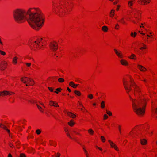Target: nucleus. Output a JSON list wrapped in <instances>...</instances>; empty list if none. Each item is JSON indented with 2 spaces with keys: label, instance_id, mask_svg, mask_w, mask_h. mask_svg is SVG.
I'll return each mask as SVG.
<instances>
[{
  "label": "nucleus",
  "instance_id": "1",
  "mask_svg": "<svg viewBox=\"0 0 157 157\" xmlns=\"http://www.w3.org/2000/svg\"><path fill=\"white\" fill-rule=\"evenodd\" d=\"M123 83L129 95L134 112L139 116H143L145 114V107L147 100V97L142 93L132 78H124Z\"/></svg>",
  "mask_w": 157,
  "mask_h": 157
},
{
  "label": "nucleus",
  "instance_id": "2",
  "mask_svg": "<svg viewBox=\"0 0 157 157\" xmlns=\"http://www.w3.org/2000/svg\"><path fill=\"white\" fill-rule=\"evenodd\" d=\"M28 16V21L31 27L36 30H39L43 26L44 18L41 10L39 8H29L26 12L23 9H17L13 12V17L18 23L24 22Z\"/></svg>",
  "mask_w": 157,
  "mask_h": 157
},
{
  "label": "nucleus",
  "instance_id": "3",
  "mask_svg": "<svg viewBox=\"0 0 157 157\" xmlns=\"http://www.w3.org/2000/svg\"><path fill=\"white\" fill-rule=\"evenodd\" d=\"M52 7L53 12L60 16L66 15L70 11L68 9L66 5L63 4H59L55 0L52 2Z\"/></svg>",
  "mask_w": 157,
  "mask_h": 157
},
{
  "label": "nucleus",
  "instance_id": "4",
  "mask_svg": "<svg viewBox=\"0 0 157 157\" xmlns=\"http://www.w3.org/2000/svg\"><path fill=\"white\" fill-rule=\"evenodd\" d=\"M135 2V0H130L128 2V6L131 9V13L134 14V18L135 19L132 20V21L135 24H136L140 20V12L136 9H133V6Z\"/></svg>",
  "mask_w": 157,
  "mask_h": 157
},
{
  "label": "nucleus",
  "instance_id": "5",
  "mask_svg": "<svg viewBox=\"0 0 157 157\" xmlns=\"http://www.w3.org/2000/svg\"><path fill=\"white\" fill-rule=\"evenodd\" d=\"M42 38H39L36 40L33 41L30 45L31 49L35 51L42 49Z\"/></svg>",
  "mask_w": 157,
  "mask_h": 157
},
{
  "label": "nucleus",
  "instance_id": "6",
  "mask_svg": "<svg viewBox=\"0 0 157 157\" xmlns=\"http://www.w3.org/2000/svg\"><path fill=\"white\" fill-rule=\"evenodd\" d=\"M21 81L24 83H29V85H33L34 82L33 80L26 77H24L21 78Z\"/></svg>",
  "mask_w": 157,
  "mask_h": 157
},
{
  "label": "nucleus",
  "instance_id": "7",
  "mask_svg": "<svg viewBox=\"0 0 157 157\" xmlns=\"http://www.w3.org/2000/svg\"><path fill=\"white\" fill-rule=\"evenodd\" d=\"M50 47L51 49L54 51H55L58 48V44L57 42L53 41L50 43Z\"/></svg>",
  "mask_w": 157,
  "mask_h": 157
},
{
  "label": "nucleus",
  "instance_id": "8",
  "mask_svg": "<svg viewBox=\"0 0 157 157\" xmlns=\"http://www.w3.org/2000/svg\"><path fill=\"white\" fill-rule=\"evenodd\" d=\"M108 142L109 143L110 147L111 148H113L117 151H119V148L117 145L113 141L110 140H109Z\"/></svg>",
  "mask_w": 157,
  "mask_h": 157
},
{
  "label": "nucleus",
  "instance_id": "9",
  "mask_svg": "<svg viewBox=\"0 0 157 157\" xmlns=\"http://www.w3.org/2000/svg\"><path fill=\"white\" fill-rule=\"evenodd\" d=\"M114 51L116 55L118 57L121 59L123 58V55L121 51L119 50H118L116 49H114Z\"/></svg>",
  "mask_w": 157,
  "mask_h": 157
},
{
  "label": "nucleus",
  "instance_id": "10",
  "mask_svg": "<svg viewBox=\"0 0 157 157\" xmlns=\"http://www.w3.org/2000/svg\"><path fill=\"white\" fill-rule=\"evenodd\" d=\"M150 0H138V3L141 5H145L149 3Z\"/></svg>",
  "mask_w": 157,
  "mask_h": 157
},
{
  "label": "nucleus",
  "instance_id": "11",
  "mask_svg": "<svg viewBox=\"0 0 157 157\" xmlns=\"http://www.w3.org/2000/svg\"><path fill=\"white\" fill-rule=\"evenodd\" d=\"M120 62L121 64L123 66H127L129 65L128 62L124 59H121L120 60Z\"/></svg>",
  "mask_w": 157,
  "mask_h": 157
},
{
  "label": "nucleus",
  "instance_id": "12",
  "mask_svg": "<svg viewBox=\"0 0 157 157\" xmlns=\"http://www.w3.org/2000/svg\"><path fill=\"white\" fill-rule=\"evenodd\" d=\"M49 104L50 105L54 107H59L56 101H52L51 100L49 101Z\"/></svg>",
  "mask_w": 157,
  "mask_h": 157
},
{
  "label": "nucleus",
  "instance_id": "13",
  "mask_svg": "<svg viewBox=\"0 0 157 157\" xmlns=\"http://www.w3.org/2000/svg\"><path fill=\"white\" fill-rule=\"evenodd\" d=\"M7 65V63L5 61H4L2 63L1 66H0L1 69L2 70H3L6 67Z\"/></svg>",
  "mask_w": 157,
  "mask_h": 157
},
{
  "label": "nucleus",
  "instance_id": "14",
  "mask_svg": "<svg viewBox=\"0 0 157 157\" xmlns=\"http://www.w3.org/2000/svg\"><path fill=\"white\" fill-rule=\"evenodd\" d=\"M65 113L69 117L72 118H74L76 117V115L75 114L70 112H66Z\"/></svg>",
  "mask_w": 157,
  "mask_h": 157
},
{
  "label": "nucleus",
  "instance_id": "15",
  "mask_svg": "<svg viewBox=\"0 0 157 157\" xmlns=\"http://www.w3.org/2000/svg\"><path fill=\"white\" fill-rule=\"evenodd\" d=\"M137 68L141 71L145 72L146 70L145 67L140 65L138 64L137 65Z\"/></svg>",
  "mask_w": 157,
  "mask_h": 157
},
{
  "label": "nucleus",
  "instance_id": "16",
  "mask_svg": "<svg viewBox=\"0 0 157 157\" xmlns=\"http://www.w3.org/2000/svg\"><path fill=\"white\" fill-rule=\"evenodd\" d=\"M79 85V84H75L72 81H71L69 83L70 86L74 88H76Z\"/></svg>",
  "mask_w": 157,
  "mask_h": 157
},
{
  "label": "nucleus",
  "instance_id": "17",
  "mask_svg": "<svg viewBox=\"0 0 157 157\" xmlns=\"http://www.w3.org/2000/svg\"><path fill=\"white\" fill-rule=\"evenodd\" d=\"M140 143L142 145H146L147 143V141L146 139H140Z\"/></svg>",
  "mask_w": 157,
  "mask_h": 157
},
{
  "label": "nucleus",
  "instance_id": "18",
  "mask_svg": "<svg viewBox=\"0 0 157 157\" xmlns=\"http://www.w3.org/2000/svg\"><path fill=\"white\" fill-rule=\"evenodd\" d=\"M115 10L113 9H112L111 10L109 13V16L110 17L113 18L114 17L115 13Z\"/></svg>",
  "mask_w": 157,
  "mask_h": 157
},
{
  "label": "nucleus",
  "instance_id": "19",
  "mask_svg": "<svg viewBox=\"0 0 157 157\" xmlns=\"http://www.w3.org/2000/svg\"><path fill=\"white\" fill-rule=\"evenodd\" d=\"M128 58L130 59L136 60V56L135 54H132L131 55L128 57Z\"/></svg>",
  "mask_w": 157,
  "mask_h": 157
},
{
  "label": "nucleus",
  "instance_id": "20",
  "mask_svg": "<svg viewBox=\"0 0 157 157\" xmlns=\"http://www.w3.org/2000/svg\"><path fill=\"white\" fill-rule=\"evenodd\" d=\"M75 123L72 120H71L70 121L68 122V125L71 127H72L75 124Z\"/></svg>",
  "mask_w": 157,
  "mask_h": 157
},
{
  "label": "nucleus",
  "instance_id": "21",
  "mask_svg": "<svg viewBox=\"0 0 157 157\" xmlns=\"http://www.w3.org/2000/svg\"><path fill=\"white\" fill-rule=\"evenodd\" d=\"M101 29L103 32H106L108 31V28L106 26H103L102 27Z\"/></svg>",
  "mask_w": 157,
  "mask_h": 157
},
{
  "label": "nucleus",
  "instance_id": "22",
  "mask_svg": "<svg viewBox=\"0 0 157 157\" xmlns=\"http://www.w3.org/2000/svg\"><path fill=\"white\" fill-rule=\"evenodd\" d=\"M0 127L1 128H3L5 130H6L7 131L8 133L9 134H10V131L6 127V126H4V125L2 124H0Z\"/></svg>",
  "mask_w": 157,
  "mask_h": 157
},
{
  "label": "nucleus",
  "instance_id": "23",
  "mask_svg": "<svg viewBox=\"0 0 157 157\" xmlns=\"http://www.w3.org/2000/svg\"><path fill=\"white\" fill-rule=\"evenodd\" d=\"M88 132L89 134L91 135H93L94 134V132L91 128H90L88 130Z\"/></svg>",
  "mask_w": 157,
  "mask_h": 157
},
{
  "label": "nucleus",
  "instance_id": "24",
  "mask_svg": "<svg viewBox=\"0 0 157 157\" xmlns=\"http://www.w3.org/2000/svg\"><path fill=\"white\" fill-rule=\"evenodd\" d=\"M18 58L16 57H14L13 60V63L14 64L16 65L17 63V60Z\"/></svg>",
  "mask_w": 157,
  "mask_h": 157
},
{
  "label": "nucleus",
  "instance_id": "25",
  "mask_svg": "<svg viewBox=\"0 0 157 157\" xmlns=\"http://www.w3.org/2000/svg\"><path fill=\"white\" fill-rule=\"evenodd\" d=\"M147 27V26L145 23H142L141 25L140 26V28H143L146 30V27Z\"/></svg>",
  "mask_w": 157,
  "mask_h": 157
},
{
  "label": "nucleus",
  "instance_id": "26",
  "mask_svg": "<svg viewBox=\"0 0 157 157\" xmlns=\"http://www.w3.org/2000/svg\"><path fill=\"white\" fill-rule=\"evenodd\" d=\"M118 21L124 24H125V22L124 17H122L120 20H119Z\"/></svg>",
  "mask_w": 157,
  "mask_h": 157
},
{
  "label": "nucleus",
  "instance_id": "27",
  "mask_svg": "<svg viewBox=\"0 0 157 157\" xmlns=\"http://www.w3.org/2000/svg\"><path fill=\"white\" fill-rule=\"evenodd\" d=\"M8 92L7 91H4L2 92V96L8 95Z\"/></svg>",
  "mask_w": 157,
  "mask_h": 157
},
{
  "label": "nucleus",
  "instance_id": "28",
  "mask_svg": "<svg viewBox=\"0 0 157 157\" xmlns=\"http://www.w3.org/2000/svg\"><path fill=\"white\" fill-rule=\"evenodd\" d=\"M137 35V33L136 32H132L130 33V36L133 37H135Z\"/></svg>",
  "mask_w": 157,
  "mask_h": 157
},
{
  "label": "nucleus",
  "instance_id": "29",
  "mask_svg": "<svg viewBox=\"0 0 157 157\" xmlns=\"http://www.w3.org/2000/svg\"><path fill=\"white\" fill-rule=\"evenodd\" d=\"M82 149L84 151V153H85L86 155H87L89 154L88 152L84 146H82Z\"/></svg>",
  "mask_w": 157,
  "mask_h": 157
},
{
  "label": "nucleus",
  "instance_id": "30",
  "mask_svg": "<svg viewBox=\"0 0 157 157\" xmlns=\"http://www.w3.org/2000/svg\"><path fill=\"white\" fill-rule=\"evenodd\" d=\"M142 44L143 45V47H141L140 48V49L141 50H143V49H145L147 48V46L146 45L143 44V43H142Z\"/></svg>",
  "mask_w": 157,
  "mask_h": 157
},
{
  "label": "nucleus",
  "instance_id": "31",
  "mask_svg": "<svg viewBox=\"0 0 157 157\" xmlns=\"http://www.w3.org/2000/svg\"><path fill=\"white\" fill-rule=\"evenodd\" d=\"M75 93L78 96H80L81 95V92L79 91L75 90Z\"/></svg>",
  "mask_w": 157,
  "mask_h": 157
},
{
  "label": "nucleus",
  "instance_id": "32",
  "mask_svg": "<svg viewBox=\"0 0 157 157\" xmlns=\"http://www.w3.org/2000/svg\"><path fill=\"white\" fill-rule=\"evenodd\" d=\"M105 102L104 101H102L101 103V107L103 109L105 108Z\"/></svg>",
  "mask_w": 157,
  "mask_h": 157
},
{
  "label": "nucleus",
  "instance_id": "33",
  "mask_svg": "<svg viewBox=\"0 0 157 157\" xmlns=\"http://www.w3.org/2000/svg\"><path fill=\"white\" fill-rule=\"evenodd\" d=\"M36 106H37L38 108V109L40 111L42 112H43V109L40 106H39L38 104H36Z\"/></svg>",
  "mask_w": 157,
  "mask_h": 157
},
{
  "label": "nucleus",
  "instance_id": "34",
  "mask_svg": "<svg viewBox=\"0 0 157 157\" xmlns=\"http://www.w3.org/2000/svg\"><path fill=\"white\" fill-rule=\"evenodd\" d=\"M101 139L102 142L103 143H104L106 140L105 139L104 136H101Z\"/></svg>",
  "mask_w": 157,
  "mask_h": 157
},
{
  "label": "nucleus",
  "instance_id": "35",
  "mask_svg": "<svg viewBox=\"0 0 157 157\" xmlns=\"http://www.w3.org/2000/svg\"><path fill=\"white\" fill-rule=\"evenodd\" d=\"M58 81L59 82H64V80L62 78H59L58 79Z\"/></svg>",
  "mask_w": 157,
  "mask_h": 157
},
{
  "label": "nucleus",
  "instance_id": "36",
  "mask_svg": "<svg viewBox=\"0 0 157 157\" xmlns=\"http://www.w3.org/2000/svg\"><path fill=\"white\" fill-rule=\"evenodd\" d=\"M119 28V25L117 23L115 24L114 28L117 29L118 30Z\"/></svg>",
  "mask_w": 157,
  "mask_h": 157
},
{
  "label": "nucleus",
  "instance_id": "37",
  "mask_svg": "<svg viewBox=\"0 0 157 157\" xmlns=\"http://www.w3.org/2000/svg\"><path fill=\"white\" fill-rule=\"evenodd\" d=\"M0 54L3 56H4L6 55V53L5 52L0 50Z\"/></svg>",
  "mask_w": 157,
  "mask_h": 157
},
{
  "label": "nucleus",
  "instance_id": "38",
  "mask_svg": "<svg viewBox=\"0 0 157 157\" xmlns=\"http://www.w3.org/2000/svg\"><path fill=\"white\" fill-rule=\"evenodd\" d=\"M60 88H58L56 89V91H55L54 92L55 93L58 94V92H60Z\"/></svg>",
  "mask_w": 157,
  "mask_h": 157
},
{
  "label": "nucleus",
  "instance_id": "39",
  "mask_svg": "<svg viewBox=\"0 0 157 157\" xmlns=\"http://www.w3.org/2000/svg\"><path fill=\"white\" fill-rule=\"evenodd\" d=\"M88 97L90 99H92L93 98V96L92 94H89L88 95Z\"/></svg>",
  "mask_w": 157,
  "mask_h": 157
},
{
  "label": "nucleus",
  "instance_id": "40",
  "mask_svg": "<svg viewBox=\"0 0 157 157\" xmlns=\"http://www.w3.org/2000/svg\"><path fill=\"white\" fill-rule=\"evenodd\" d=\"M74 133H75L76 134L78 135H80V134L78 132H77L75 130H73L72 131Z\"/></svg>",
  "mask_w": 157,
  "mask_h": 157
},
{
  "label": "nucleus",
  "instance_id": "41",
  "mask_svg": "<svg viewBox=\"0 0 157 157\" xmlns=\"http://www.w3.org/2000/svg\"><path fill=\"white\" fill-rule=\"evenodd\" d=\"M14 92H11V91H9L8 92V95L10 96L11 95L13 94H14Z\"/></svg>",
  "mask_w": 157,
  "mask_h": 157
},
{
  "label": "nucleus",
  "instance_id": "42",
  "mask_svg": "<svg viewBox=\"0 0 157 157\" xmlns=\"http://www.w3.org/2000/svg\"><path fill=\"white\" fill-rule=\"evenodd\" d=\"M25 64L28 67H29L31 65V63H25Z\"/></svg>",
  "mask_w": 157,
  "mask_h": 157
},
{
  "label": "nucleus",
  "instance_id": "43",
  "mask_svg": "<svg viewBox=\"0 0 157 157\" xmlns=\"http://www.w3.org/2000/svg\"><path fill=\"white\" fill-rule=\"evenodd\" d=\"M36 132L37 134L39 135L41 133V131L39 129H37L36 131Z\"/></svg>",
  "mask_w": 157,
  "mask_h": 157
},
{
  "label": "nucleus",
  "instance_id": "44",
  "mask_svg": "<svg viewBox=\"0 0 157 157\" xmlns=\"http://www.w3.org/2000/svg\"><path fill=\"white\" fill-rule=\"evenodd\" d=\"M106 113L109 116H111L112 115V113L109 111H107Z\"/></svg>",
  "mask_w": 157,
  "mask_h": 157
},
{
  "label": "nucleus",
  "instance_id": "45",
  "mask_svg": "<svg viewBox=\"0 0 157 157\" xmlns=\"http://www.w3.org/2000/svg\"><path fill=\"white\" fill-rule=\"evenodd\" d=\"M49 90L51 92H53V89L51 87H48Z\"/></svg>",
  "mask_w": 157,
  "mask_h": 157
},
{
  "label": "nucleus",
  "instance_id": "46",
  "mask_svg": "<svg viewBox=\"0 0 157 157\" xmlns=\"http://www.w3.org/2000/svg\"><path fill=\"white\" fill-rule=\"evenodd\" d=\"M143 39L144 40H145L146 41H147V42H148V38L147 37H146H146L145 36L143 38Z\"/></svg>",
  "mask_w": 157,
  "mask_h": 157
},
{
  "label": "nucleus",
  "instance_id": "47",
  "mask_svg": "<svg viewBox=\"0 0 157 157\" xmlns=\"http://www.w3.org/2000/svg\"><path fill=\"white\" fill-rule=\"evenodd\" d=\"M108 118V116L106 114H105L104 115V119L105 120Z\"/></svg>",
  "mask_w": 157,
  "mask_h": 157
},
{
  "label": "nucleus",
  "instance_id": "48",
  "mask_svg": "<svg viewBox=\"0 0 157 157\" xmlns=\"http://www.w3.org/2000/svg\"><path fill=\"white\" fill-rule=\"evenodd\" d=\"M78 103L80 106L82 107L84 109H85V108L84 107L82 104L81 102L78 101Z\"/></svg>",
  "mask_w": 157,
  "mask_h": 157
},
{
  "label": "nucleus",
  "instance_id": "49",
  "mask_svg": "<svg viewBox=\"0 0 157 157\" xmlns=\"http://www.w3.org/2000/svg\"><path fill=\"white\" fill-rule=\"evenodd\" d=\"M120 6L119 5H118L117 6V8L116 9V10L117 11H118L119 9V8Z\"/></svg>",
  "mask_w": 157,
  "mask_h": 157
},
{
  "label": "nucleus",
  "instance_id": "50",
  "mask_svg": "<svg viewBox=\"0 0 157 157\" xmlns=\"http://www.w3.org/2000/svg\"><path fill=\"white\" fill-rule=\"evenodd\" d=\"M96 148H97L100 151H102L103 149H102V148L100 147H98L97 146H96Z\"/></svg>",
  "mask_w": 157,
  "mask_h": 157
},
{
  "label": "nucleus",
  "instance_id": "51",
  "mask_svg": "<svg viewBox=\"0 0 157 157\" xmlns=\"http://www.w3.org/2000/svg\"><path fill=\"white\" fill-rule=\"evenodd\" d=\"M118 2H119L118 0H117L113 2L114 4V5L116 4L117 3H118Z\"/></svg>",
  "mask_w": 157,
  "mask_h": 157
},
{
  "label": "nucleus",
  "instance_id": "52",
  "mask_svg": "<svg viewBox=\"0 0 157 157\" xmlns=\"http://www.w3.org/2000/svg\"><path fill=\"white\" fill-rule=\"evenodd\" d=\"M20 157H25V156L24 154L22 153L20 154Z\"/></svg>",
  "mask_w": 157,
  "mask_h": 157
},
{
  "label": "nucleus",
  "instance_id": "53",
  "mask_svg": "<svg viewBox=\"0 0 157 157\" xmlns=\"http://www.w3.org/2000/svg\"><path fill=\"white\" fill-rule=\"evenodd\" d=\"M66 134H67V136H68V137H69V138H71V136L70 135V134L68 133V132H67V133Z\"/></svg>",
  "mask_w": 157,
  "mask_h": 157
},
{
  "label": "nucleus",
  "instance_id": "54",
  "mask_svg": "<svg viewBox=\"0 0 157 157\" xmlns=\"http://www.w3.org/2000/svg\"><path fill=\"white\" fill-rule=\"evenodd\" d=\"M121 126L120 125L119 126L118 129L120 133H121Z\"/></svg>",
  "mask_w": 157,
  "mask_h": 157
},
{
  "label": "nucleus",
  "instance_id": "55",
  "mask_svg": "<svg viewBox=\"0 0 157 157\" xmlns=\"http://www.w3.org/2000/svg\"><path fill=\"white\" fill-rule=\"evenodd\" d=\"M139 126H136V127H135L133 129V131H134L135 129H136L137 128H139Z\"/></svg>",
  "mask_w": 157,
  "mask_h": 157
},
{
  "label": "nucleus",
  "instance_id": "56",
  "mask_svg": "<svg viewBox=\"0 0 157 157\" xmlns=\"http://www.w3.org/2000/svg\"><path fill=\"white\" fill-rule=\"evenodd\" d=\"M151 36H152V35H147L146 36H145L146 37H148V38L149 37H150Z\"/></svg>",
  "mask_w": 157,
  "mask_h": 157
},
{
  "label": "nucleus",
  "instance_id": "57",
  "mask_svg": "<svg viewBox=\"0 0 157 157\" xmlns=\"http://www.w3.org/2000/svg\"><path fill=\"white\" fill-rule=\"evenodd\" d=\"M105 23H106V24H108V25H109V24H110V23H109V21H108L106 20V21H105Z\"/></svg>",
  "mask_w": 157,
  "mask_h": 157
},
{
  "label": "nucleus",
  "instance_id": "58",
  "mask_svg": "<svg viewBox=\"0 0 157 157\" xmlns=\"http://www.w3.org/2000/svg\"><path fill=\"white\" fill-rule=\"evenodd\" d=\"M8 157H12V156L10 153H9L8 155Z\"/></svg>",
  "mask_w": 157,
  "mask_h": 157
},
{
  "label": "nucleus",
  "instance_id": "59",
  "mask_svg": "<svg viewBox=\"0 0 157 157\" xmlns=\"http://www.w3.org/2000/svg\"><path fill=\"white\" fill-rule=\"evenodd\" d=\"M9 145L10 147H13V144L11 143H10L9 144Z\"/></svg>",
  "mask_w": 157,
  "mask_h": 157
},
{
  "label": "nucleus",
  "instance_id": "60",
  "mask_svg": "<svg viewBox=\"0 0 157 157\" xmlns=\"http://www.w3.org/2000/svg\"><path fill=\"white\" fill-rule=\"evenodd\" d=\"M60 156V154L59 153H57V155L56 157H59Z\"/></svg>",
  "mask_w": 157,
  "mask_h": 157
},
{
  "label": "nucleus",
  "instance_id": "61",
  "mask_svg": "<svg viewBox=\"0 0 157 157\" xmlns=\"http://www.w3.org/2000/svg\"><path fill=\"white\" fill-rule=\"evenodd\" d=\"M40 104L42 105V106H43L44 108H45V107L44 106V104H43L42 103V102L40 103Z\"/></svg>",
  "mask_w": 157,
  "mask_h": 157
},
{
  "label": "nucleus",
  "instance_id": "62",
  "mask_svg": "<svg viewBox=\"0 0 157 157\" xmlns=\"http://www.w3.org/2000/svg\"><path fill=\"white\" fill-rule=\"evenodd\" d=\"M141 80H142V81H143L144 82H146V80L145 79H144V78H143V79H141Z\"/></svg>",
  "mask_w": 157,
  "mask_h": 157
},
{
  "label": "nucleus",
  "instance_id": "63",
  "mask_svg": "<svg viewBox=\"0 0 157 157\" xmlns=\"http://www.w3.org/2000/svg\"><path fill=\"white\" fill-rule=\"evenodd\" d=\"M67 90H68V91H69V92H71V90L70 89V88L69 87L67 88Z\"/></svg>",
  "mask_w": 157,
  "mask_h": 157
},
{
  "label": "nucleus",
  "instance_id": "64",
  "mask_svg": "<svg viewBox=\"0 0 157 157\" xmlns=\"http://www.w3.org/2000/svg\"><path fill=\"white\" fill-rule=\"evenodd\" d=\"M155 112L157 113V108L155 109Z\"/></svg>",
  "mask_w": 157,
  "mask_h": 157
}]
</instances>
